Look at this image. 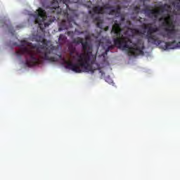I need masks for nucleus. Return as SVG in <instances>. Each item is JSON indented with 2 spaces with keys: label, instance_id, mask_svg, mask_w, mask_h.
Masks as SVG:
<instances>
[{
  "label": "nucleus",
  "instance_id": "f257e3e1",
  "mask_svg": "<svg viewBox=\"0 0 180 180\" xmlns=\"http://www.w3.org/2000/svg\"><path fill=\"white\" fill-rule=\"evenodd\" d=\"M105 9H109V15H115V18H120V22H117V20L115 21L111 30L115 46H117L119 49L122 50H128V55L130 57L143 56L144 54V51H143L144 50V45L140 43L134 44L131 42V39L124 37L123 34L128 36L144 34L146 31L141 32V31L137 29H131V22L130 20H127L126 25H123L126 18L120 13V7L113 8L112 6H108Z\"/></svg>",
  "mask_w": 180,
  "mask_h": 180
},
{
  "label": "nucleus",
  "instance_id": "f03ea898",
  "mask_svg": "<svg viewBox=\"0 0 180 180\" xmlns=\"http://www.w3.org/2000/svg\"><path fill=\"white\" fill-rule=\"evenodd\" d=\"M36 41L41 43L42 45H33L26 40L20 41V50L15 52L18 57H25V65L27 67H34L41 63V60L56 63L57 61L55 57L56 47L51 45L49 46V41L41 36L37 35L35 37Z\"/></svg>",
  "mask_w": 180,
  "mask_h": 180
},
{
  "label": "nucleus",
  "instance_id": "7ed1b4c3",
  "mask_svg": "<svg viewBox=\"0 0 180 180\" xmlns=\"http://www.w3.org/2000/svg\"><path fill=\"white\" fill-rule=\"evenodd\" d=\"M82 47L84 53H75V47L70 48V56H72V60L77 63L66 62L65 68L77 74H81V72L94 74V71L98 68V65L95 63L96 56L92 54V51H88V47H89L88 41H82ZM74 53H75V55H72Z\"/></svg>",
  "mask_w": 180,
  "mask_h": 180
},
{
  "label": "nucleus",
  "instance_id": "20e7f679",
  "mask_svg": "<svg viewBox=\"0 0 180 180\" xmlns=\"http://www.w3.org/2000/svg\"><path fill=\"white\" fill-rule=\"evenodd\" d=\"M63 0H54L51 4V6L48 8V13L43 10L41 8H39L37 11L35 12L32 16L34 18V22L39 25L40 27L44 25V27H49L53 22L56 20V16H58L61 13L59 11L60 3Z\"/></svg>",
  "mask_w": 180,
  "mask_h": 180
},
{
  "label": "nucleus",
  "instance_id": "39448f33",
  "mask_svg": "<svg viewBox=\"0 0 180 180\" xmlns=\"http://www.w3.org/2000/svg\"><path fill=\"white\" fill-rule=\"evenodd\" d=\"M151 23L143 24L142 25L143 29L148 31L146 32V39H148V43L151 44H155V46H160V49L162 50H174L175 49H180V41L176 42V40L173 41L164 42L160 40V38L157 34H154V33H157V32H160V28L157 27L151 26Z\"/></svg>",
  "mask_w": 180,
  "mask_h": 180
},
{
  "label": "nucleus",
  "instance_id": "423d86ee",
  "mask_svg": "<svg viewBox=\"0 0 180 180\" xmlns=\"http://www.w3.org/2000/svg\"><path fill=\"white\" fill-rule=\"evenodd\" d=\"M159 22H161V26L163 27L166 34L164 35V37H167V39H174V36H175L176 33V29H175V21H174V18L172 16L167 13L166 17H161L159 18Z\"/></svg>",
  "mask_w": 180,
  "mask_h": 180
},
{
  "label": "nucleus",
  "instance_id": "0eeeda50",
  "mask_svg": "<svg viewBox=\"0 0 180 180\" xmlns=\"http://www.w3.org/2000/svg\"><path fill=\"white\" fill-rule=\"evenodd\" d=\"M72 23H74V17H70V14H67V20H63L59 24V32L68 30L70 27H72Z\"/></svg>",
  "mask_w": 180,
  "mask_h": 180
},
{
  "label": "nucleus",
  "instance_id": "6e6552de",
  "mask_svg": "<svg viewBox=\"0 0 180 180\" xmlns=\"http://www.w3.org/2000/svg\"><path fill=\"white\" fill-rule=\"evenodd\" d=\"M1 26L2 27H6V29H8L9 33L11 34H15V30H13V27H12V25L9 20L4 21Z\"/></svg>",
  "mask_w": 180,
  "mask_h": 180
},
{
  "label": "nucleus",
  "instance_id": "1a4fd4ad",
  "mask_svg": "<svg viewBox=\"0 0 180 180\" xmlns=\"http://www.w3.org/2000/svg\"><path fill=\"white\" fill-rule=\"evenodd\" d=\"M82 0H63V4H65L67 8H68V5L67 4H79Z\"/></svg>",
  "mask_w": 180,
  "mask_h": 180
},
{
  "label": "nucleus",
  "instance_id": "9d476101",
  "mask_svg": "<svg viewBox=\"0 0 180 180\" xmlns=\"http://www.w3.org/2000/svg\"><path fill=\"white\" fill-rule=\"evenodd\" d=\"M84 41V39L77 37V38H74L72 41V43L73 44H82V41Z\"/></svg>",
  "mask_w": 180,
  "mask_h": 180
},
{
  "label": "nucleus",
  "instance_id": "9b49d317",
  "mask_svg": "<svg viewBox=\"0 0 180 180\" xmlns=\"http://www.w3.org/2000/svg\"><path fill=\"white\" fill-rule=\"evenodd\" d=\"M93 11L94 12V13H103L104 10L102 7L98 6H96L93 8Z\"/></svg>",
  "mask_w": 180,
  "mask_h": 180
},
{
  "label": "nucleus",
  "instance_id": "f8f14e48",
  "mask_svg": "<svg viewBox=\"0 0 180 180\" xmlns=\"http://www.w3.org/2000/svg\"><path fill=\"white\" fill-rule=\"evenodd\" d=\"M66 41H67V37H65V35L60 34L59 36L58 41H59L60 44H64V43H65Z\"/></svg>",
  "mask_w": 180,
  "mask_h": 180
},
{
  "label": "nucleus",
  "instance_id": "ddd939ff",
  "mask_svg": "<svg viewBox=\"0 0 180 180\" xmlns=\"http://www.w3.org/2000/svg\"><path fill=\"white\" fill-rule=\"evenodd\" d=\"M97 20L96 26L99 27V29H103V20H101V18H96Z\"/></svg>",
  "mask_w": 180,
  "mask_h": 180
},
{
  "label": "nucleus",
  "instance_id": "4468645a",
  "mask_svg": "<svg viewBox=\"0 0 180 180\" xmlns=\"http://www.w3.org/2000/svg\"><path fill=\"white\" fill-rule=\"evenodd\" d=\"M113 49H115V45L109 46L107 48V49L105 50V54H108V53H109V51H110V50H113Z\"/></svg>",
  "mask_w": 180,
  "mask_h": 180
},
{
  "label": "nucleus",
  "instance_id": "2eb2a0df",
  "mask_svg": "<svg viewBox=\"0 0 180 180\" xmlns=\"http://www.w3.org/2000/svg\"><path fill=\"white\" fill-rule=\"evenodd\" d=\"M140 11H141V8H140V6H136L134 8V11L135 12V13H140Z\"/></svg>",
  "mask_w": 180,
  "mask_h": 180
},
{
  "label": "nucleus",
  "instance_id": "dca6fc26",
  "mask_svg": "<svg viewBox=\"0 0 180 180\" xmlns=\"http://www.w3.org/2000/svg\"><path fill=\"white\" fill-rule=\"evenodd\" d=\"M174 6H175L176 9L179 10L180 8V0H177L176 4H175V2L173 3Z\"/></svg>",
  "mask_w": 180,
  "mask_h": 180
},
{
  "label": "nucleus",
  "instance_id": "f3484780",
  "mask_svg": "<svg viewBox=\"0 0 180 180\" xmlns=\"http://www.w3.org/2000/svg\"><path fill=\"white\" fill-rule=\"evenodd\" d=\"M68 36H74V32L69 31L67 32Z\"/></svg>",
  "mask_w": 180,
  "mask_h": 180
},
{
  "label": "nucleus",
  "instance_id": "a211bd4d",
  "mask_svg": "<svg viewBox=\"0 0 180 180\" xmlns=\"http://www.w3.org/2000/svg\"><path fill=\"white\" fill-rule=\"evenodd\" d=\"M105 81H106V82L112 83V79H110V78H106Z\"/></svg>",
  "mask_w": 180,
  "mask_h": 180
},
{
  "label": "nucleus",
  "instance_id": "6ab92c4d",
  "mask_svg": "<svg viewBox=\"0 0 180 180\" xmlns=\"http://www.w3.org/2000/svg\"><path fill=\"white\" fill-rule=\"evenodd\" d=\"M108 29H109V27H107L106 29H105V30H108Z\"/></svg>",
  "mask_w": 180,
  "mask_h": 180
}]
</instances>
